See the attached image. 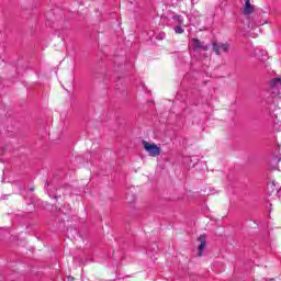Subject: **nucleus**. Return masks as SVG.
<instances>
[{"mask_svg": "<svg viewBox=\"0 0 281 281\" xmlns=\"http://www.w3.org/2000/svg\"><path fill=\"white\" fill-rule=\"evenodd\" d=\"M144 148L146 153H149L150 157H159V155H161V147L156 144L144 142Z\"/></svg>", "mask_w": 281, "mask_h": 281, "instance_id": "f03ea898", "label": "nucleus"}, {"mask_svg": "<svg viewBox=\"0 0 281 281\" xmlns=\"http://www.w3.org/2000/svg\"><path fill=\"white\" fill-rule=\"evenodd\" d=\"M156 38H157L158 41H164V38H166V34H165L164 32H160V33L156 36Z\"/></svg>", "mask_w": 281, "mask_h": 281, "instance_id": "1a4fd4ad", "label": "nucleus"}, {"mask_svg": "<svg viewBox=\"0 0 281 281\" xmlns=\"http://www.w3.org/2000/svg\"><path fill=\"white\" fill-rule=\"evenodd\" d=\"M200 245L198 246V256H203L205 254V247L207 245V236L205 235H200L198 238Z\"/></svg>", "mask_w": 281, "mask_h": 281, "instance_id": "20e7f679", "label": "nucleus"}, {"mask_svg": "<svg viewBox=\"0 0 281 281\" xmlns=\"http://www.w3.org/2000/svg\"><path fill=\"white\" fill-rule=\"evenodd\" d=\"M172 21H175L177 25H183V16L180 14H175Z\"/></svg>", "mask_w": 281, "mask_h": 281, "instance_id": "0eeeda50", "label": "nucleus"}, {"mask_svg": "<svg viewBox=\"0 0 281 281\" xmlns=\"http://www.w3.org/2000/svg\"><path fill=\"white\" fill-rule=\"evenodd\" d=\"M53 199H58V196L55 195V196H53Z\"/></svg>", "mask_w": 281, "mask_h": 281, "instance_id": "9b49d317", "label": "nucleus"}, {"mask_svg": "<svg viewBox=\"0 0 281 281\" xmlns=\"http://www.w3.org/2000/svg\"><path fill=\"white\" fill-rule=\"evenodd\" d=\"M268 104H273L276 98L281 100V78H274L270 81V89L266 95Z\"/></svg>", "mask_w": 281, "mask_h": 281, "instance_id": "f257e3e1", "label": "nucleus"}, {"mask_svg": "<svg viewBox=\"0 0 281 281\" xmlns=\"http://www.w3.org/2000/svg\"><path fill=\"white\" fill-rule=\"evenodd\" d=\"M256 8L251 4V0H245L244 4V14L245 16H249L250 14H254V11Z\"/></svg>", "mask_w": 281, "mask_h": 281, "instance_id": "423d86ee", "label": "nucleus"}, {"mask_svg": "<svg viewBox=\"0 0 281 281\" xmlns=\"http://www.w3.org/2000/svg\"><path fill=\"white\" fill-rule=\"evenodd\" d=\"M193 43V52H207L210 49V46L205 45V42H201L199 38H192Z\"/></svg>", "mask_w": 281, "mask_h": 281, "instance_id": "7ed1b4c3", "label": "nucleus"}, {"mask_svg": "<svg viewBox=\"0 0 281 281\" xmlns=\"http://www.w3.org/2000/svg\"><path fill=\"white\" fill-rule=\"evenodd\" d=\"M212 45H213V52H215L216 56H221V50L229 52V44H218L214 42Z\"/></svg>", "mask_w": 281, "mask_h": 281, "instance_id": "39448f33", "label": "nucleus"}, {"mask_svg": "<svg viewBox=\"0 0 281 281\" xmlns=\"http://www.w3.org/2000/svg\"><path fill=\"white\" fill-rule=\"evenodd\" d=\"M45 188H49V182H46V183H45Z\"/></svg>", "mask_w": 281, "mask_h": 281, "instance_id": "9d476101", "label": "nucleus"}, {"mask_svg": "<svg viewBox=\"0 0 281 281\" xmlns=\"http://www.w3.org/2000/svg\"><path fill=\"white\" fill-rule=\"evenodd\" d=\"M31 192H34V189H31Z\"/></svg>", "mask_w": 281, "mask_h": 281, "instance_id": "f8f14e48", "label": "nucleus"}, {"mask_svg": "<svg viewBox=\"0 0 281 281\" xmlns=\"http://www.w3.org/2000/svg\"><path fill=\"white\" fill-rule=\"evenodd\" d=\"M173 32L176 34H183V32H184L183 24H177L176 26H173Z\"/></svg>", "mask_w": 281, "mask_h": 281, "instance_id": "6e6552de", "label": "nucleus"}]
</instances>
